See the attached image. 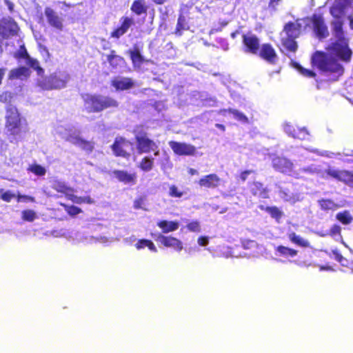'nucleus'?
<instances>
[{"instance_id":"20e7f679","label":"nucleus","mask_w":353,"mask_h":353,"mask_svg":"<svg viewBox=\"0 0 353 353\" xmlns=\"http://www.w3.org/2000/svg\"><path fill=\"white\" fill-rule=\"evenodd\" d=\"M23 122L26 125L16 107L10 105L6 108V128L11 134L17 135L21 132Z\"/></svg>"},{"instance_id":"0eeeda50","label":"nucleus","mask_w":353,"mask_h":353,"mask_svg":"<svg viewBox=\"0 0 353 353\" xmlns=\"http://www.w3.org/2000/svg\"><path fill=\"white\" fill-rule=\"evenodd\" d=\"M19 28L13 19H3L0 21V54L3 52V40L18 34Z\"/></svg>"},{"instance_id":"864d4df0","label":"nucleus","mask_w":353,"mask_h":353,"mask_svg":"<svg viewBox=\"0 0 353 353\" xmlns=\"http://www.w3.org/2000/svg\"><path fill=\"white\" fill-rule=\"evenodd\" d=\"M26 63L29 67L34 69L39 72L43 71V69L40 67L39 63L37 59H32L30 57H29V58L26 59Z\"/></svg>"},{"instance_id":"49530a36","label":"nucleus","mask_w":353,"mask_h":353,"mask_svg":"<svg viewBox=\"0 0 353 353\" xmlns=\"http://www.w3.org/2000/svg\"><path fill=\"white\" fill-rule=\"evenodd\" d=\"M61 205L63 206L65 212L72 216H74L82 212V210L80 208L74 205H68L65 203H61Z\"/></svg>"},{"instance_id":"cd10ccee","label":"nucleus","mask_w":353,"mask_h":353,"mask_svg":"<svg viewBox=\"0 0 353 353\" xmlns=\"http://www.w3.org/2000/svg\"><path fill=\"white\" fill-rule=\"evenodd\" d=\"M281 45L287 52L295 53L298 50V43L296 39L285 37L282 38Z\"/></svg>"},{"instance_id":"bf43d9fd","label":"nucleus","mask_w":353,"mask_h":353,"mask_svg":"<svg viewBox=\"0 0 353 353\" xmlns=\"http://www.w3.org/2000/svg\"><path fill=\"white\" fill-rule=\"evenodd\" d=\"M143 203L144 199L143 197H139L136 199L134 201V208L135 209H141L143 208Z\"/></svg>"},{"instance_id":"412c9836","label":"nucleus","mask_w":353,"mask_h":353,"mask_svg":"<svg viewBox=\"0 0 353 353\" xmlns=\"http://www.w3.org/2000/svg\"><path fill=\"white\" fill-rule=\"evenodd\" d=\"M302 26L299 23V19L295 21H288L283 26V31L286 34V37L297 39L301 33Z\"/></svg>"},{"instance_id":"6ab92c4d","label":"nucleus","mask_w":353,"mask_h":353,"mask_svg":"<svg viewBox=\"0 0 353 353\" xmlns=\"http://www.w3.org/2000/svg\"><path fill=\"white\" fill-rule=\"evenodd\" d=\"M221 178L214 173L209 174L201 177L199 181V185L207 189H216L221 185Z\"/></svg>"},{"instance_id":"5fc2aeb1","label":"nucleus","mask_w":353,"mask_h":353,"mask_svg":"<svg viewBox=\"0 0 353 353\" xmlns=\"http://www.w3.org/2000/svg\"><path fill=\"white\" fill-rule=\"evenodd\" d=\"M325 173L327 174V176H329L333 179H335L336 180L339 181L341 170H334V169H332V168H328L325 170Z\"/></svg>"},{"instance_id":"e433bc0d","label":"nucleus","mask_w":353,"mask_h":353,"mask_svg":"<svg viewBox=\"0 0 353 353\" xmlns=\"http://www.w3.org/2000/svg\"><path fill=\"white\" fill-rule=\"evenodd\" d=\"M286 132L288 133L294 139H305L308 135L307 131L304 129L297 128L295 129L294 128H289L286 130Z\"/></svg>"},{"instance_id":"2eb2a0df","label":"nucleus","mask_w":353,"mask_h":353,"mask_svg":"<svg viewBox=\"0 0 353 353\" xmlns=\"http://www.w3.org/2000/svg\"><path fill=\"white\" fill-rule=\"evenodd\" d=\"M44 14L48 24L51 27L59 31L63 29V19L52 8H45Z\"/></svg>"},{"instance_id":"a18cd8bd","label":"nucleus","mask_w":353,"mask_h":353,"mask_svg":"<svg viewBox=\"0 0 353 353\" xmlns=\"http://www.w3.org/2000/svg\"><path fill=\"white\" fill-rule=\"evenodd\" d=\"M27 170L28 172H32L33 174L38 176H43L46 173V168L37 163H33L29 165V167L27 168Z\"/></svg>"},{"instance_id":"2f4dec72","label":"nucleus","mask_w":353,"mask_h":353,"mask_svg":"<svg viewBox=\"0 0 353 353\" xmlns=\"http://www.w3.org/2000/svg\"><path fill=\"white\" fill-rule=\"evenodd\" d=\"M275 252L276 254L284 257H294L298 254L296 250L284 245H278L275 248Z\"/></svg>"},{"instance_id":"f704fd0d","label":"nucleus","mask_w":353,"mask_h":353,"mask_svg":"<svg viewBox=\"0 0 353 353\" xmlns=\"http://www.w3.org/2000/svg\"><path fill=\"white\" fill-rule=\"evenodd\" d=\"M74 143L87 152H91L94 150V143L81 137H76Z\"/></svg>"},{"instance_id":"aec40b11","label":"nucleus","mask_w":353,"mask_h":353,"mask_svg":"<svg viewBox=\"0 0 353 353\" xmlns=\"http://www.w3.org/2000/svg\"><path fill=\"white\" fill-rule=\"evenodd\" d=\"M112 174L119 182L124 184L132 185L137 183L136 173H129L124 170H114L112 171Z\"/></svg>"},{"instance_id":"09e8293b","label":"nucleus","mask_w":353,"mask_h":353,"mask_svg":"<svg viewBox=\"0 0 353 353\" xmlns=\"http://www.w3.org/2000/svg\"><path fill=\"white\" fill-rule=\"evenodd\" d=\"M327 234L330 235L333 238L337 236L341 237V228L337 224H334L333 225H332Z\"/></svg>"},{"instance_id":"338daca9","label":"nucleus","mask_w":353,"mask_h":353,"mask_svg":"<svg viewBox=\"0 0 353 353\" xmlns=\"http://www.w3.org/2000/svg\"><path fill=\"white\" fill-rule=\"evenodd\" d=\"M59 4H62L64 7L67 8H73L74 6V4H71V3H67L66 1H59L58 2Z\"/></svg>"},{"instance_id":"f257e3e1","label":"nucleus","mask_w":353,"mask_h":353,"mask_svg":"<svg viewBox=\"0 0 353 353\" xmlns=\"http://www.w3.org/2000/svg\"><path fill=\"white\" fill-rule=\"evenodd\" d=\"M311 65L324 72L342 75L344 72L343 65L336 59L329 57L325 52L321 51H316L312 54Z\"/></svg>"},{"instance_id":"a878e982","label":"nucleus","mask_w":353,"mask_h":353,"mask_svg":"<svg viewBox=\"0 0 353 353\" xmlns=\"http://www.w3.org/2000/svg\"><path fill=\"white\" fill-rule=\"evenodd\" d=\"M30 75V70L25 66H20L17 68L12 69L9 72V79H18L28 78Z\"/></svg>"},{"instance_id":"7ed1b4c3","label":"nucleus","mask_w":353,"mask_h":353,"mask_svg":"<svg viewBox=\"0 0 353 353\" xmlns=\"http://www.w3.org/2000/svg\"><path fill=\"white\" fill-rule=\"evenodd\" d=\"M136 147L139 154H148L154 152L155 156L159 154V146L156 142L149 138L147 132L141 126L133 130Z\"/></svg>"},{"instance_id":"1a4fd4ad","label":"nucleus","mask_w":353,"mask_h":353,"mask_svg":"<svg viewBox=\"0 0 353 353\" xmlns=\"http://www.w3.org/2000/svg\"><path fill=\"white\" fill-rule=\"evenodd\" d=\"M311 21L315 35L319 39H325L328 37L329 31L321 14H314L311 17Z\"/></svg>"},{"instance_id":"bb28decb","label":"nucleus","mask_w":353,"mask_h":353,"mask_svg":"<svg viewBox=\"0 0 353 353\" xmlns=\"http://www.w3.org/2000/svg\"><path fill=\"white\" fill-rule=\"evenodd\" d=\"M189 29L190 26L185 17L182 14H179L174 34L177 37H181L184 31L188 30Z\"/></svg>"},{"instance_id":"a19ab883","label":"nucleus","mask_w":353,"mask_h":353,"mask_svg":"<svg viewBox=\"0 0 353 353\" xmlns=\"http://www.w3.org/2000/svg\"><path fill=\"white\" fill-rule=\"evenodd\" d=\"M186 192L179 188L176 185L172 184L169 185L168 196L171 198L181 199Z\"/></svg>"},{"instance_id":"4c0bfd02","label":"nucleus","mask_w":353,"mask_h":353,"mask_svg":"<svg viewBox=\"0 0 353 353\" xmlns=\"http://www.w3.org/2000/svg\"><path fill=\"white\" fill-rule=\"evenodd\" d=\"M134 246L137 250H141L147 247L150 251L153 252H157V249L154 245V243L149 239H139L137 242L135 243Z\"/></svg>"},{"instance_id":"a211bd4d","label":"nucleus","mask_w":353,"mask_h":353,"mask_svg":"<svg viewBox=\"0 0 353 353\" xmlns=\"http://www.w3.org/2000/svg\"><path fill=\"white\" fill-rule=\"evenodd\" d=\"M121 26L115 28L110 33V37L114 39H119L125 34L129 28L134 23V19L128 17H122L120 19Z\"/></svg>"},{"instance_id":"9d476101","label":"nucleus","mask_w":353,"mask_h":353,"mask_svg":"<svg viewBox=\"0 0 353 353\" xmlns=\"http://www.w3.org/2000/svg\"><path fill=\"white\" fill-rule=\"evenodd\" d=\"M342 12L343 10L337 6H333L330 8V13L332 16L334 18H338L337 20L332 22L333 33L336 39H346L343 30V22L339 19L340 17L339 16L342 13Z\"/></svg>"},{"instance_id":"f03ea898","label":"nucleus","mask_w":353,"mask_h":353,"mask_svg":"<svg viewBox=\"0 0 353 353\" xmlns=\"http://www.w3.org/2000/svg\"><path fill=\"white\" fill-rule=\"evenodd\" d=\"M84 103L88 112H100L106 109H116L119 102L109 96L99 94H87L84 98Z\"/></svg>"},{"instance_id":"5701e85b","label":"nucleus","mask_w":353,"mask_h":353,"mask_svg":"<svg viewBox=\"0 0 353 353\" xmlns=\"http://www.w3.org/2000/svg\"><path fill=\"white\" fill-rule=\"evenodd\" d=\"M134 68H140L145 62L144 57L141 54L139 49L134 46L133 49L128 50Z\"/></svg>"},{"instance_id":"39448f33","label":"nucleus","mask_w":353,"mask_h":353,"mask_svg":"<svg viewBox=\"0 0 353 353\" xmlns=\"http://www.w3.org/2000/svg\"><path fill=\"white\" fill-rule=\"evenodd\" d=\"M70 77L67 74L54 72L43 78L38 83L39 86L44 90L61 89L65 87Z\"/></svg>"},{"instance_id":"13d9d810","label":"nucleus","mask_w":353,"mask_h":353,"mask_svg":"<svg viewBox=\"0 0 353 353\" xmlns=\"http://www.w3.org/2000/svg\"><path fill=\"white\" fill-rule=\"evenodd\" d=\"M255 173V171L253 170H243L242 172H240L239 174V179L241 180V182H245L248 178V176L251 174H254Z\"/></svg>"},{"instance_id":"c9c22d12","label":"nucleus","mask_w":353,"mask_h":353,"mask_svg":"<svg viewBox=\"0 0 353 353\" xmlns=\"http://www.w3.org/2000/svg\"><path fill=\"white\" fill-rule=\"evenodd\" d=\"M154 167V159L152 157L145 156L140 161L138 168L143 172H149Z\"/></svg>"},{"instance_id":"de8ad7c7","label":"nucleus","mask_w":353,"mask_h":353,"mask_svg":"<svg viewBox=\"0 0 353 353\" xmlns=\"http://www.w3.org/2000/svg\"><path fill=\"white\" fill-rule=\"evenodd\" d=\"M21 218L23 221L32 222L37 218V214L32 210H25L21 212Z\"/></svg>"},{"instance_id":"ea45409f","label":"nucleus","mask_w":353,"mask_h":353,"mask_svg":"<svg viewBox=\"0 0 353 353\" xmlns=\"http://www.w3.org/2000/svg\"><path fill=\"white\" fill-rule=\"evenodd\" d=\"M292 65L302 76L305 77L314 78L316 76V74L314 71L303 68L297 62L294 61Z\"/></svg>"},{"instance_id":"680f3d73","label":"nucleus","mask_w":353,"mask_h":353,"mask_svg":"<svg viewBox=\"0 0 353 353\" xmlns=\"http://www.w3.org/2000/svg\"><path fill=\"white\" fill-rule=\"evenodd\" d=\"M333 254L334 255L335 259L340 263L343 264V260H345V258L343 256V255L337 250L333 251Z\"/></svg>"},{"instance_id":"4be33fe9","label":"nucleus","mask_w":353,"mask_h":353,"mask_svg":"<svg viewBox=\"0 0 353 353\" xmlns=\"http://www.w3.org/2000/svg\"><path fill=\"white\" fill-rule=\"evenodd\" d=\"M111 85L117 91H123L132 88L134 83L130 77H117L112 80Z\"/></svg>"},{"instance_id":"8fccbe9b","label":"nucleus","mask_w":353,"mask_h":353,"mask_svg":"<svg viewBox=\"0 0 353 353\" xmlns=\"http://www.w3.org/2000/svg\"><path fill=\"white\" fill-rule=\"evenodd\" d=\"M14 97V94L10 91H3L0 94V102L3 103H9L11 102Z\"/></svg>"},{"instance_id":"c756f323","label":"nucleus","mask_w":353,"mask_h":353,"mask_svg":"<svg viewBox=\"0 0 353 353\" xmlns=\"http://www.w3.org/2000/svg\"><path fill=\"white\" fill-rule=\"evenodd\" d=\"M259 208L268 212L270 216L279 223L281 219L283 216V212L276 206H263L260 205Z\"/></svg>"},{"instance_id":"72a5a7b5","label":"nucleus","mask_w":353,"mask_h":353,"mask_svg":"<svg viewBox=\"0 0 353 353\" xmlns=\"http://www.w3.org/2000/svg\"><path fill=\"white\" fill-rule=\"evenodd\" d=\"M227 112L232 114L236 119L239 121H241L244 123H248V118L242 112H239L237 110L228 108V109H221L219 110V113L221 114L225 115Z\"/></svg>"},{"instance_id":"58836bf2","label":"nucleus","mask_w":353,"mask_h":353,"mask_svg":"<svg viewBox=\"0 0 353 353\" xmlns=\"http://www.w3.org/2000/svg\"><path fill=\"white\" fill-rule=\"evenodd\" d=\"M52 188L57 192L65 194L67 196H68L69 192L72 191V188L68 187L64 182L60 181H54Z\"/></svg>"},{"instance_id":"423d86ee","label":"nucleus","mask_w":353,"mask_h":353,"mask_svg":"<svg viewBox=\"0 0 353 353\" xmlns=\"http://www.w3.org/2000/svg\"><path fill=\"white\" fill-rule=\"evenodd\" d=\"M327 50L331 54L345 62H349L352 55L347 39H336L330 45Z\"/></svg>"},{"instance_id":"ddd939ff","label":"nucleus","mask_w":353,"mask_h":353,"mask_svg":"<svg viewBox=\"0 0 353 353\" xmlns=\"http://www.w3.org/2000/svg\"><path fill=\"white\" fill-rule=\"evenodd\" d=\"M156 240L161 243L162 245L165 248H170L176 252H181L183 248L182 241L171 235L165 236L162 234H159Z\"/></svg>"},{"instance_id":"b1692460","label":"nucleus","mask_w":353,"mask_h":353,"mask_svg":"<svg viewBox=\"0 0 353 353\" xmlns=\"http://www.w3.org/2000/svg\"><path fill=\"white\" fill-rule=\"evenodd\" d=\"M107 61L110 67L114 69L121 67L125 63V59L123 57L117 54L114 50H110V54L107 55Z\"/></svg>"},{"instance_id":"4468645a","label":"nucleus","mask_w":353,"mask_h":353,"mask_svg":"<svg viewBox=\"0 0 353 353\" xmlns=\"http://www.w3.org/2000/svg\"><path fill=\"white\" fill-rule=\"evenodd\" d=\"M244 51L247 53L257 54L260 49L259 38L255 34L242 36Z\"/></svg>"},{"instance_id":"e2e57ef3","label":"nucleus","mask_w":353,"mask_h":353,"mask_svg":"<svg viewBox=\"0 0 353 353\" xmlns=\"http://www.w3.org/2000/svg\"><path fill=\"white\" fill-rule=\"evenodd\" d=\"M254 241L252 240H243L242 241V246L244 249L248 250L252 248V245L254 244Z\"/></svg>"},{"instance_id":"9b49d317","label":"nucleus","mask_w":353,"mask_h":353,"mask_svg":"<svg viewBox=\"0 0 353 353\" xmlns=\"http://www.w3.org/2000/svg\"><path fill=\"white\" fill-rule=\"evenodd\" d=\"M169 145L174 153L179 156H193L196 154L195 146L189 143L170 141Z\"/></svg>"},{"instance_id":"f8f14e48","label":"nucleus","mask_w":353,"mask_h":353,"mask_svg":"<svg viewBox=\"0 0 353 353\" xmlns=\"http://www.w3.org/2000/svg\"><path fill=\"white\" fill-rule=\"evenodd\" d=\"M273 168L283 174H290L293 171L294 165L291 161L284 157L276 156L272 159Z\"/></svg>"},{"instance_id":"774afa93","label":"nucleus","mask_w":353,"mask_h":353,"mask_svg":"<svg viewBox=\"0 0 353 353\" xmlns=\"http://www.w3.org/2000/svg\"><path fill=\"white\" fill-rule=\"evenodd\" d=\"M5 72H6V68H0V85L2 83V81L4 77Z\"/></svg>"},{"instance_id":"0e129e2a","label":"nucleus","mask_w":353,"mask_h":353,"mask_svg":"<svg viewBox=\"0 0 353 353\" xmlns=\"http://www.w3.org/2000/svg\"><path fill=\"white\" fill-rule=\"evenodd\" d=\"M5 4L7 6L9 11L10 12H12L14 11V5L12 2H11L10 0H4Z\"/></svg>"},{"instance_id":"c85d7f7f","label":"nucleus","mask_w":353,"mask_h":353,"mask_svg":"<svg viewBox=\"0 0 353 353\" xmlns=\"http://www.w3.org/2000/svg\"><path fill=\"white\" fill-rule=\"evenodd\" d=\"M130 10L137 15L146 14L148 6L145 0H134L131 5Z\"/></svg>"},{"instance_id":"6e6552de","label":"nucleus","mask_w":353,"mask_h":353,"mask_svg":"<svg viewBox=\"0 0 353 353\" xmlns=\"http://www.w3.org/2000/svg\"><path fill=\"white\" fill-rule=\"evenodd\" d=\"M131 145L130 141L123 137H117L111 145L110 148L117 157H122L128 159L131 154L125 150V148Z\"/></svg>"},{"instance_id":"69168bd1","label":"nucleus","mask_w":353,"mask_h":353,"mask_svg":"<svg viewBox=\"0 0 353 353\" xmlns=\"http://www.w3.org/2000/svg\"><path fill=\"white\" fill-rule=\"evenodd\" d=\"M281 0H270L269 3H268L269 8H271L275 10L276 6L279 4V2Z\"/></svg>"},{"instance_id":"603ef678","label":"nucleus","mask_w":353,"mask_h":353,"mask_svg":"<svg viewBox=\"0 0 353 353\" xmlns=\"http://www.w3.org/2000/svg\"><path fill=\"white\" fill-rule=\"evenodd\" d=\"M187 229L190 232H199L201 231V225L199 221H192L186 225Z\"/></svg>"},{"instance_id":"393cba45","label":"nucleus","mask_w":353,"mask_h":353,"mask_svg":"<svg viewBox=\"0 0 353 353\" xmlns=\"http://www.w3.org/2000/svg\"><path fill=\"white\" fill-rule=\"evenodd\" d=\"M157 225L161 229L163 233L167 234L178 230L179 223L176 221L161 220L157 222Z\"/></svg>"},{"instance_id":"f3484780","label":"nucleus","mask_w":353,"mask_h":353,"mask_svg":"<svg viewBox=\"0 0 353 353\" xmlns=\"http://www.w3.org/2000/svg\"><path fill=\"white\" fill-rule=\"evenodd\" d=\"M257 54L271 64H275L277 60V54L270 43L262 44Z\"/></svg>"},{"instance_id":"6e6d98bb","label":"nucleus","mask_w":353,"mask_h":353,"mask_svg":"<svg viewBox=\"0 0 353 353\" xmlns=\"http://www.w3.org/2000/svg\"><path fill=\"white\" fill-rule=\"evenodd\" d=\"M17 200L18 202H20V201L32 202V203L35 202L34 197H33L32 196H29V195H22L20 194H18L17 195Z\"/></svg>"},{"instance_id":"79ce46f5","label":"nucleus","mask_w":353,"mask_h":353,"mask_svg":"<svg viewBox=\"0 0 353 353\" xmlns=\"http://www.w3.org/2000/svg\"><path fill=\"white\" fill-rule=\"evenodd\" d=\"M339 181L353 187V172L341 170Z\"/></svg>"},{"instance_id":"37998d69","label":"nucleus","mask_w":353,"mask_h":353,"mask_svg":"<svg viewBox=\"0 0 353 353\" xmlns=\"http://www.w3.org/2000/svg\"><path fill=\"white\" fill-rule=\"evenodd\" d=\"M336 218L343 225H348L351 223L353 220V218L348 210H344L337 213Z\"/></svg>"},{"instance_id":"4d7b16f0","label":"nucleus","mask_w":353,"mask_h":353,"mask_svg":"<svg viewBox=\"0 0 353 353\" xmlns=\"http://www.w3.org/2000/svg\"><path fill=\"white\" fill-rule=\"evenodd\" d=\"M17 197V195L12 193L10 191H7L2 193L0 196V198L6 202H10L14 198Z\"/></svg>"},{"instance_id":"dca6fc26","label":"nucleus","mask_w":353,"mask_h":353,"mask_svg":"<svg viewBox=\"0 0 353 353\" xmlns=\"http://www.w3.org/2000/svg\"><path fill=\"white\" fill-rule=\"evenodd\" d=\"M250 194L255 197L261 199L270 198V190L261 181H253L248 184Z\"/></svg>"},{"instance_id":"3c124183","label":"nucleus","mask_w":353,"mask_h":353,"mask_svg":"<svg viewBox=\"0 0 353 353\" xmlns=\"http://www.w3.org/2000/svg\"><path fill=\"white\" fill-rule=\"evenodd\" d=\"M30 55L28 54L27 50L24 45H22L19 47L18 51L15 53L14 57L17 59H27L29 58Z\"/></svg>"},{"instance_id":"052dcab7","label":"nucleus","mask_w":353,"mask_h":353,"mask_svg":"<svg viewBox=\"0 0 353 353\" xmlns=\"http://www.w3.org/2000/svg\"><path fill=\"white\" fill-rule=\"evenodd\" d=\"M198 243L201 246H205L208 244L209 239L208 236H201L198 238Z\"/></svg>"},{"instance_id":"7c9ffc66","label":"nucleus","mask_w":353,"mask_h":353,"mask_svg":"<svg viewBox=\"0 0 353 353\" xmlns=\"http://www.w3.org/2000/svg\"><path fill=\"white\" fill-rule=\"evenodd\" d=\"M320 208L323 211H334L340 206L330 199H321L318 201Z\"/></svg>"},{"instance_id":"473e14b6","label":"nucleus","mask_w":353,"mask_h":353,"mask_svg":"<svg viewBox=\"0 0 353 353\" xmlns=\"http://www.w3.org/2000/svg\"><path fill=\"white\" fill-rule=\"evenodd\" d=\"M288 239L292 243H294L298 246H300L301 248H310V243L307 240L302 238L299 235H297L294 232L288 234Z\"/></svg>"},{"instance_id":"c03bdc74","label":"nucleus","mask_w":353,"mask_h":353,"mask_svg":"<svg viewBox=\"0 0 353 353\" xmlns=\"http://www.w3.org/2000/svg\"><path fill=\"white\" fill-rule=\"evenodd\" d=\"M68 199L72 201L73 203L77 204L88 203L92 204L94 203L93 199L90 196H77L74 194H69Z\"/></svg>"}]
</instances>
